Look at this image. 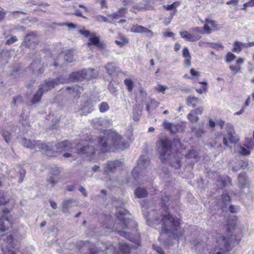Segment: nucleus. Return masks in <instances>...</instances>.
<instances>
[{
    "label": "nucleus",
    "mask_w": 254,
    "mask_h": 254,
    "mask_svg": "<svg viewBox=\"0 0 254 254\" xmlns=\"http://www.w3.org/2000/svg\"><path fill=\"white\" fill-rule=\"evenodd\" d=\"M127 146V142L123 140L122 136L111 130H105L103 135L99 137L97 144L98 149L101 153L124 149Z\"/></svg>",
    "instance_id": "1"
},
{
    "label": "nucleus",
    "mask_w": 254,
    "mask_h": 254,
    "mask_svg": "<svg viewBox=\"0 0 254 254\" xmlns=\"http://www.w3.org/2000/svg\"><path fill=\"white\" fill-rule=\"evenodd\" d=\"M166 214L161 215V221L159 218H156L154 223L156 224L160 223L162 225L160 234L172 235L174 239L178 240L184 237V230L180 228L181 219L173 217L170 214L168 208H165Z\"/></svg>",
    "instance_id": "2"
},
{
    "label": "nucleus",
    "mask_w": 254,
    "mask_h": 254,
    "mask_svg": "<svg viewBox=\"0 0 254 254\" xmlns=\"http://www.w3.org/2000/svg\"><path fill=\"white\" fill-rule=\"evenodd\" d=\"M22 144L24 147L31 149L38 148L39 150L44 151V153L49 157H57L58 152L70 151L72 147V143L67 140L58 142L56 144L57 151H54L50 146L41 143L40 141L31 140L24 138L22 140Z\"/></svg>",
    "instance_id": "3"
},
{
    "label": "nucleus",
    "mask_w": 254,
    "mask_h": 254,
    "mask_svg": "<svg viewBox=\"0 0 254 254\" xmlns=\"http://www.w3.org/2000/svg\"><path fill=\"white\" fill-rule=\"evenodd\" d=\"M205 23L203 26V30L199 27H195L192 29L194 33L191 34L187 31L180 32L181 37L189 42H195L201 38V34L205 33L210 34L212 31H217L220 27L217 22L211 18H207L205 19Z\"/></svg>",
    "instance_id": "4"
},
{
    "label": "nucleus",
    "mask_w": 254,
    "mask_h": 254,
    "mask_svg": "<svg viewBox=\"0 0 254 254\" xmlns=\"http://www.w3.org/2000/svg\"><path fill=\"white\" fill-rule=\"evenodd\" d=\"M158 143L161 147L159 157L162 162H165L171 152L172 142L167 137H164L160 138L158 140Z\"/></svg>",
    "instance_id": "5"
},
{
    "label": "nucleus",
    "mask_w": 254,
    "mask_h": 254,
    "mask_svg": "<svg viewBox=\"0 0 254 254\" xmlns=\"http://www.w3.org/2000/svg\"><path fill=\"white\" fill-rule=\"evenodd\" d=\"M232 237V235L229 237L221 236L217 240V246L220 251L217 252L216 254H224L232 250V248L230 242L231 237Z\"/></svg>",
    "instance_id": "6"
},
{
    "label": "nucleus",
    "mask_w": 254,
    "mask_h": 254,
    "mask_svg": "<svg viewBox=\"0 0 254 254\" xmlns=\"http://www.w3.org/2000/svg\"><path fill=\"white\" fill-rule=\"evenodd\" d=\"M131 247L125 243L119 244L118 249H116L112 245L110 246L106 250V254H130Z\"/></svg>",
    "instance_id": "7"
},
{
    "label": "nucleus",
    "mask_w": 254,
    "mask_h": 254,
    "mask_svg": "<svg viewBox=\"0 0 254 254\" xmlns=\"http://www.w3.org/2000/svg\"><path fill=\"white\" fill-rule=\"evenodd\" d=\"M39 43V39L37 34L34 32H30L25 36L21 46L30 48L38 45Z\"/></svg>",
    "instance_id": "8"
},
{
    "label": "nucleus",
    "mask_w": 254,
    "mask_h": 254,
    "mask_svg": "<svg viewBox=\"0 0 254 254\" xmlns=\"http://www.w3.org/2000/svg\"><path fill=\"white\" fill-rule=\"evenodd\" d=\"M9 211L7 208L2 210V214L0 217V231L5 232L9 229V226H11V222L7 217Z\"/></svg>",
    "instance_id": "9"
},
{
    "label": "nucleus",
    "mask_w": 254,
    "mask_h": 254,
    "mask_svg": "<svg viewBox=\"0 0 254 254\" xmlns=\"http://www.w3.org/2000/svg\"><path fill=\"white\" fill-rule=\"evenodd\" d=\"M86 45L90 47L94 46L99 50H103L106 48V44L102 41H100L99 36H96L94 33H92L91 36L88 39Z\"/></svg>",
    "instance_id": "10"
},
{
    "label": "nucleus",
    "mask_w": 254,
    "mask_h": 254,
    "mask_svg": "<svg viewBox=\"0 0 254 254\" xmlns=\"http://www.w3.org/2000/svg\"><path fill=\"white\" fill-rule=\"evenodd\" d=\"M60 173L61 170L57 166L52 168L50 171L51 176L47 179V182L52 186H54L60 180V178L59 177Z\"/></svg>",
    "instance_id": "11"
},
{
    "label": "nucleus",
    "mask_w": 254,
    "mask_h": 254,
    "mask_svg": "<svg viewBox=\"0 0 254 254\" xmlns=\"http://www.w3.org/2000/svg\"><path fill=\"white\" fill-rule=\"evenodd\" d=\"M61 82L60 81V77H58L56 79L52 80H46L44 83H42L40 85V86H42V90L45 91H48L51 89L55 87L56 85H59Z\"/></svg>",
    "instance_id": "12"
},
{
    "label": "nucleus",
    "mask_w": 254,
    "mask_h": 254,
    "mask_svg": "<svg viewBox=\"0 0 254 254\" xmlns=\"http://www.w3.org/2000/svg\"><path fill=\"white\" fill-rule=\"evenodd\" d=\"M92 143V140H89L88 144L84 145L82 147L78 149L77 153L79 154H86L88 156L94 155L95 153L96 149L94 147L89 144Z\"/></svg>",
    "instance_id": "13"
},
{
    "label": "nucleus",
    "mask_w": 254,
    "mask_h": 254,
    "mask_svg": "<svg viewBox=\"0 0 254 254\" xmlns=\"http://www.w3.org/2000/svg\"><path fill=\"white\" fill-rule=\"evenodd\" d=\"M63 89H65L69 93L73 96L75 98H78L80 96V94L83 91V88L78 85H75L72 87L66 86Z\"/></svg>",
    "instance_id": "14"
},
{
    "label": "nucleus",
    "mask_w": 254,
    "mask_h": 254,
    "mask_svg": "<svg viewBox=\"0 0 254 254\" xmlns=\"http://www.w3.org/2000/svg\"><path fill=\"white\" fill-rule=\"evenodd\" d=\"M87 74L84 70H80L72 72L69 76V79L72 81H82L85 79Z\"/></svg>",
    "instance_id": "15"
},
{
    "label": "nucleus",
    "mask_w": 254,
    "mask_h": 254,
    "mask_svg": "<svg viewBox=\"0 0 254 254\" xmlns=\"http://www.w3.org/2000/svg\"><path fill=\"white\" fill-rule=\"evenodd\" d=\"M126 212H127L126 210H120L117 213V217L122 223V228L124 229L127 228L128 224L130 221L129 218H127L125 217L126 214Z\"/></svg>",
    "instance_id": "16"
},
{
    "label": "nucleus",
    "mask_w": 254,
    "mask_h": 254,
    "mask_svg": "<svg viewBox=\"0 0 254 254\" xmlns=\"http://www.w3.org/2000/svg\"><path fill=\"white\" fill-rule=\"evenodd\" d=\"M131 31L133 33H146L149 34V37L153 35V32L147 28L140 25H133L131 27Z\"/></svg>",
    "instance_id": "17"
},
{
    "label": "nucleus",
    "mask_w": 254,
    "mask_h": 254,
    "mask_svg": "<svg viewBox=\"0 0 254 254\" xmlns=\"http://www.w3.org/2000/svg\"><path fill=\"white\" fill-rule=\"evenodd\" d=\"M164 128L169 130L171 133L175 134L179 132L180 126L179 125H173L170 122L164 121L163 123Z\"/></svg>",
    "instance_id": "18"
},
{
    "label": "nucleus",
    "mask_w": 254,
    "mask_h": 254,
    "mask_svg": "<svg viewBox=\"0 0 254 254\" xmlns=\"http://www.w3.org/2000/svg\"><path fill=\"white\" fill-rule=\"evenodd\" d=\"M121 164V162L118 160L109 161L106 164V167L105 169V173L107 174L109 172H114L117 168Z\"/></svg>",
    "instance_id": "19"
},
{
    "label": "nucleus",
    "mask_w": 254,
    "mask_h": 254,
    "mask_svg": "<svg viewBox=\"0 0 254 254\" xmlns=\"http://www.w3.org/2000/svg\"><path fill=\"white\" fill-rule=\"evenodd\" d=\"M244 59L240 57L237 59L236 64L230 65L229 68L234 74H236L241 71V65L244 63Z\"/></svg>",
    "instance_id": "20"
},
{
    "label": "nucleus",
    "mask_w": 254,
    "mask_h": 254,
    "mask_svg": "<svg viewBox=\"0 0 254 254\" xmlns=\"http://www.w3.org/2000/svg\"><path fill=\"white\" fill-rule=\"evenodd\" d=\"M182 56L184 58V64L186 67H189L191 65V56L188 48L186 47L183 49Z\"/></svg>",
    "instance_id": "21"
},
{
    "label": "nucleus",
    "mask_w": 254,
    "mask_h": 254,
    "mask_svg": "<svg viewBox=\"0 0 254 254\" xmlns=\"http://www.w3.org/2000/svg\"><path fill=\"white\" fill-rule=\"evenodd\" d=\"M127 9L126 7H121L116 12L108 15L112 19H118L120 17H125L127 13Z\"/></svg>",
    "instance_id": "22"
},
{
    "label": "nucleus",
    "mask_w": 254,
    "mask_h": 254,
    "mask_svg": "<svg viewBox=\"0 0 254 254\" xmlns=\"http://www.w3.org/2000/svg\"><path fill=\"white\" fill-rule=\"evenodd\" d=\"M200 102V99L193 96H189L186 99L187 105L192 108H195Z\"/></svg>",
    "instance_id": "23"
},
{
    "label": "nucleus",
    "mask_w": 254,
    "mask_h": 254,
    "mask_svg": "<svg viewBox=\"0 0 254 254\" xmlns=\"http://www.w3.org/2000/svg\"><path fill=\"white\" fill-rule=\"evenodd\" d=\"M236 221L237 219L236 217H234L232 219H230V220H227V224H226V231L227 233H230L235 229L236 226Z\"/></svg>",
    "instance_id": "24"
},
{
    "label": "nucleus",
    "mask_w": 254,
    "mask_h": 254,
    "mask_svg": "<svg viewBox=\"0 0 254 254\" xmlns=\"http://www.w3.org/2000/svg\"><path fill=\"white\" fill-rule=\"evenodd\" d=\"M105 67L109 75H113L117 73V67L113 63H107Z\"/></svg>",
    "instance_id": "25"
},
{
    "label": "nucleus",
    "mask_w": 254,
    "mask_h": 254,
    "mask_svg": "<svg viewBox=\"0 0 254 254\" xmlns=\"http://www.w3.org/2000/svg\"><path fill=\"white\" fill-rule=\"evenodd\" d=\"M42 86L39 87L36 93L34 95L31 100L32 103L35 104L41 100V97L44 93V91L42 90Z\"/></svg>",
    "instance_id": "26"
},
{
    "label": "nucleus",
    "mask_w": 254,
    "mask_h": 254,
    "mask_svg": "<svg viewBox=\"0 0 254 254\" xmlns=\"http://www.w3.org/2000/svg\"><path fill=\"white\" fill-rule=\"evenodd\" d=\"M134 194L137 198H144L147 196V191L146 189L139 187L135 190Z\"/></svg>",
    "instance_id": "27"
},
{
    "label": "nucleus",
    "mask_w": 254,
    "mask_h": 254,
    "mask_svg": "<svg viewBox=\"0 0 254 254\" xmlns=\"http://www.w3.org/2000/svg\"><path fill=\"white\" fill-rule=\"evenodd\" d=\"M243 48H245L244 43L236 41L233 43V47L232 49V51L237 53H239L242 51Z\"/></svg>",
    "instance_id": "28"
},
{
    "label": "nucleus",
    "mask_w": 254,
    "mask_h": 254,
    "mask_svg": "<svg viewBox=\"0 0 254 254\" xmlns=\"http://www.w3.org/2000/svg\"><path fill=\"white\" fill-rule=\"evenodd\" d=\"M235 132L233 129H230L228 130V139L230 142L232 143H237L239 139L235 136Z\"/></svg>",
    "instance_id": "29"
},
{
    "label": "nucleus",
    "mask_w": 254,
    "mask_h": 254,
    "mask_svg": "<svg viewBox=\"0 0 254 254\" xmlns=\"http://www.w3.org/2000/svg\"><path fill=\"white\" fill-rule=\"evenodd\" d=\"M191 132L193 133L194 135L197 137H201L202 135L205 132L202 128H198L195 127H193L191 128Z\"/></svg>",
    "instance_id": "30"
},
{
    "label": "nucleus",
    "mask_w": 254,
    "mask_h": 254,
    "mask_svg": "<svg viewBox=\"0 0 254 254\" xmlns=\"http://www.w3.org/2000/svg\"><path fill=\"white\" fill-rule=\"evenodd\" d=\"M198 83L202 84V86L200 88L196 89V92L199 94L206 92L207 91V83L206 81L199 82Z\"/></svg>",
    "instance_id": "31"
},
{
    "label": "nucleus",
    "mask_w": 254,
    "mask_h": 254,
    "mask_svg": "<svg viewBox=\"0 0 254 254\" xmlns=\"http://www.w3.org/2000/svg\"><path fill=\"white\" fill-rule=\"evenodd\" d=\"M124 84L127 87V89L128 92H130L132 91L134 83L131 79L129 78H126L124 80Z\"/></svg>",
    "instance_id": "32"
},
{
    "label": "nucleus",
    "mask_w": 254,
    "mask_h": 254,
    "mask_svg": "<svg viewBox=\"0 0 254 254\" xmlns=\"http://www.w3.org/2000/svg\"><path fill=\"white\" fill-rule=\"evenodd\" d=\"M128 39L124 36H121L118 40L115 41V43L120 47H123L125 45L128 44Z\"/></svg>",
    "instance_id": "33"
},
{
    "label": "nucleus",
    "mask_w": 254,
    "mask_h": 254,
    "mask_svg": "<svg viewBox=\"0 0 254 254\" xmlns=\"http://www.w3.org/2000/svg\"><path fill=\"white\" fill-rule=\"evenodd\" d=\"M198 157V155L197 152L193 149L189 150L187 154L186 155V157L188 158L197 159Z\"/></svg>",
    "instance_id": "34"
},
{
    "label": "nucleus",
    "mask_w": 254,
    "mask_h": 254,
    "mask_svg": "<svg viewBox=\"0 0 254 254\" xmlns=\"http://www.w3.org/2000/svg\"><path fill=\"white\" fill-rule=\"evenodd\" d=\"M0 133L1 134L2 136H3L4 139L5 141L8 143L11 138V133L4 129L2 128L1 130L0 131Z\"/></svg>",
    "instance_id": "35"
},
{
    "label": "nucleus",
    "mask_w": 254,
    "mask_h": 254,
    "mask_svg": "<svg viewBox=\"0 0 254 254\" xmlns=\"http://www.w3.org/2000/svg\"><path fill=\"white\" fill-rule=\"evenodd\" d=\"M187 119L191 123H197L199 120L198 117L191 112L189 114H188Z\"/></svg>",
    "instance_id": "36"
},
{
    "label": "nucleus",
    "mask_w": 254,
    "mask_h": 254,
    "mask_svg": "<svg viewBox=\"0 0 254 254\" xmlns=\"http://www.w3.org/2000/svg\"><path fill=\"white\" fill-rule=\"evenodd\" d=\"M73 54L71 50H67L64 54V58L66 63H71L73 61Z\"/></svg>",
    "instance_id": "37"
},
{
    "label": "nucleus",
    "mask_w": 254,
    "mask_h": 254,
    "mask_svg": "<svg viewBox=\"0 0 254 254\" xmlns=\"http://www.w3.org/2000/svg\"><path fill=\"white\" fill-rule=\"evenodd\" d=\"M141 10H148L152 9V6L150 4L149 1H143L140 3Z\"/></svg>",
    "instance_id": "38"
},
{
    "label": "nucleus",
    "mask_w": 254,
    "mask_h": 254,
    "mask_svg": "<svg viewBox=\"0 0 254 254\" xmlns=\"http://www.w3.org/2000/svg\"><path fill=\"white\" fill-rule=\"evenodd\" d=\"M236 58V56L232 52H228L225 57V61L227 63H230Z\"/></svg>",
    "instance_id": "39"
},
{
    "label": "nucleus",
    "mask_w": 254,
    "mask_h": 254,
    "mask_svg": "<svg viewBox=\"0 0 254 254\" xmlns=\"http://www.w3.org/2000/svg\"><path fill=\"white\" fill-rule=\"evenodd\" d=\"M180 5V1L174 2L172 4L169 5H164L163 7L167 10H171L172 9H176L177 7Z\"/></svg>",
    "instance_id": "40"
},
{
    "label": "nucleus",
    "mask_w": 254,
    "mask_h": 254,
    "mask_svg": "<svg viewBox=\"0 0 254 254\" xmlns=\"http://www.w3.org/2000/svg\"><path fill=\"white\" fill-rule=\"evenodd\" d=\"M238 152L244 156H247L250 154L251 151L248 148H246L245 146H240L239 147Z\"/></svg>",
    "instance_id": "41"
},
{
    "label": "nucleus",
    "mask_w": 254,
    "mask_h": 254,
    "mask_svg": "<svg viewBox=\"0 0 254 254\" xmlns=\"http://www.w3.org/2000/svg\"><path fill=\"white\" fill-rule=\"evenodd\" d=\"M99 111L101 113H105L107 111H108L110 107L109 104L105 102H102L100 105H99Z\"/></svg>",
    "instance_id": "42"
},
{
    "label": "nucleus",
    "mask_w": 254,
    "mask_h": 254,
    "mask_svg": "<svg viewBox=\"0 0 254 254\" xmlns=\"http://www.w3.org/2000/svg\"><path fill=\"white\" fill-rule=\"evenodd\" d=\"M222 203L224 205H226L231 202V198L227 193H224L221 195Z\"/></svg>",
    "instance_id": "43"
},
{
    "label": "nucleus",
    "mask_w": 254,
    "mask_h": 254,
    "mask_svg": "<svg viewBox=\"0 0 254 254\" xmlns=\"http://www.w3.org/2000/svg\"><path fill=\"white\" fill-rule=\"evenodd\" d=\"M13 236L11 234H10L6 237L5 241L7 243L8 246L10 248H14V244L13 242Z\"/></svg>",
    "instance_id": "44"
},
{
    "label": "nucleus",
    "mask_w": 254,
    "mask_h": 254,
    "mask_svg": "<svg viewBox=\"0 0 254 254\" xmlns=\"http://www.w3.org/2000/svg\"><path fill=\"white\" fill-rule=\"evenodd\" d=\"M244 145L248 149H252L254 147V142L252 139H247Z\"/></svg>",
    "instance_id": "45"
},
{
    "label": "nucleus",
    "mask_w": 254,
    "mask_h": 254,
    "mask_svg": "<svg viewBox=\"0 0 254 254\" xmlns=\"http://www.w3.org/2000/svg\"><path fill=\"white\" fill-rule=\"evenodd\" d=\"M94 19L95 21L101 22H108V19L106 16L102 15H97L94 16Z\"/></svg>",
    "instance_id": "46"
},
{
    "label": "nucleus",
    "mask_w": 254,
    "mask_h": 254,
    "mask_svg": "<svg viewBox=\"0 0 254 254\" xmlns=\"http://www.w3.org/2000/svg\"><path fill=\"white\" fill-rule=\"evenodd\" d=\"M142 11L140 3L138 4L134 5L130 9V11L134 13H137L138 12Z\"/></svg>",
    "instance_id": "47"
},
{
    "label": "nucleus",
    "mask_w": 254,
    "mask_h": 254,
    "mask_svg": "<svg viewBox=\"0 0 254 254\" xmlns=\"http://www.w3.org/2000/svg\"><path fill=\"white\" fill-rule=\"evenodd\" d=\"M1 250L3 254H16L13 251L8 249V246H2Z\"/></svg>",
    "instance_id": "48"
},
{
    "label": "nucleus",
    "mask_w": 254,
    "mask_h": 254,
    "mask_svg": "<svg viewBox=\"0 0 254 254\" xmlns=\"http://www.w3.org/2000/svg\"><path fill=\"white\" fill-rule=\"evenodd\" d=\"M79 33L83 35L85 37H90L91 33L89 30H85L84 28L79 30Z\"/></svg>",
    "instance_id": "49"
},
{
    "label": "nucleus",
    "mask_w": 254,
    "mask_h": 254,
    "mask_svg": "<svg viewBox=\"0 0 254 254\" xmlns=\"http://www.w3.org/2000/svg\"><path fill=\"white\" fill-rule=\"evenodd\" d=\"M118 233L121 235L122 236L126 238L129 240L130 241L134 242L133 239L130 237V235L129 234H127V232L122 231H119Z\"/></svg>",
    "instance_id": "50"
},
{
    "label": "nucleus",
    "mask_w": 254,
    "mask_h": 254,
    "mask_svg": "<svg viewBox=\"0 0 254 254\" xmlns=\"http://www.w3.org/2000/svg\"><path fill=\"white\" fill-rule=\"evenodd\" d=\"M17 40L18 39L15 36H13L7 39L5 42V44L6 45H9L16 42Z\"/></svg>",
    "instance_id": "51"
},
{
    "label": "nucleus",
    "mask_w": 254,
    "mask_h": 254,
    "mask_svg": "<svg viewBox=\"0 0 254 254\" xmlns=\"http://www.w3.org/2000/svg\"><path fill=\"white\" fill-rule=\"evenodd\" d=\"M167 89V86H164L161 84H158L156 88V90L159 92H161L164 94L165 90Z\"/></svg>",
    "instance_id": "52"
},
{
    "label": "nucleus",
    "mask_w": 254,
    "mask_h": 254,
    "mask_svg": "<svg viewBox=\"0 0 254 254\" xmlns=\"http://www.w3.org/2000/svg\"><path fill=\"white\" fill-rule=\"evenodd\" d=\"M203 108L202 107H198L192 110L191 112L193 113L196 115H201L203 113Z\"/></svg>",
    "instance_id": "53"
},
{
    "label": "nucleus",
    "mask_w": 254,
    "mask_h": 254,
    "mask_svg": "<svg viewBox=\"0 0 254 254\" xmlns=\"http://www.w3.org/2000/svg\"><path fill=\"white\" fill-rule=\"evenodd\" d=\"M170 197L169 195L163 196L162 197V206L164 207L166 206V203L169 201Z\"/></svg>",
    "instance_id": "54"
},
{
    "label": "nucleus",
    "mask_w": 254,
    "mask_h": 254,
    "mask_svg": "<svg viewBox=\"0 0 254 254\" xmlns=\"http://www.w3.org/2000/svg\"><path fill=\"white\" fill-rule=\"evenodd\" d=\"M153 249L156 251L159 254H165L163 250L159 246L153 245Z\"/></svg>",
    "instance_id": "55"
},
{
    "label": "nucleus",
    "mask_w": 254,
    "mask_h": 254,
    "mask_svg": "<svg viewBox=\"0 0 254 254\" xmlns=\"http://www.w3.org/2000/svg\"><path fill=\"white\" fill-rule=\"evenodd\" d=\"M146 162L149 163V161L146 160L145 159L144 156H141L139 159L138 165H142L144 166V164Z\"/></svg>",
    "instance_id": "56"
},
{
    "label": "nucleus",
    "mask_w": 254,
    "mask_h": 254,
    "mask_svg": "<svg viewBox=\"0 0 254 254\" xmlns=\"http://www.w3.org/2000/svg\"><path fill=\"white\" fill-rule=\"evenodd\" d=\"M7 202L3 193L0 191V205H4Z\"/></svg>",
    "instance_id": "57"
},
{
    "label": "nucleus",
    "mask_w": 254,
    "mask_h": 254,
    "mask_svg": "<svg viewBox=\"0 0 254 254\" xmlns=\"http://www.w3.org/2000/svg\"><path fill=\"white\" fill-rule=\"evenodd\" d=\"M22 102L23 101L22 97L20 95H18L13 98L12 103L15 105L17 101Z\"/></svg>",
    "instance_id": "58"
},
{
    "label": "nucleus",
    "mask_w": 254,
    "mask_h": 254,
    "mask_svg": "<svg viewBox=\"0 0 254 254\" xmlns=\"http://www.w3.org/2000/svg\"><path fill=\"white\" fill-rule=\"evenodd\" d=\"M242 232L241 231L240 234L238 235H235L234 238V240L235 242H237V243H239L242 239Z\"/></svg>",
    "instance_id": "59"
},
{
    "label": "nucleus",
    "mask_w": 254,
    "mask_h": 254,
    "mask_svg": "<svg viewBox=\"0 0 254 254\" xmlns=\"http://www.w3.org/2000/svg\"><path fill=\"white\" fill-rule=\"evenodd\" d=\"M6 12L3 8L0 10V21H2L5 18Z\"/></svg>",
    "instance_id": "60"
},
{
    "label": "nucleus",
    "mask_w": 254,
    "mask_h": 254,
    "mask_svg": "<svg viewBox=\"0 0 254 254\" xmlns=\"http://www.w3.org/2000/svg\"><path fill=\"white\" fill-rule=\"evenodd\" d=\"M100 7L101 8H107L108 4L106 0H101L100 1Z\"/></svg>",
    "instance_id": "61"
},
{
    "label": "nucleus",
    "mask_w": 254,
    "mask_h": 254,
    "mask_svg": "<svg viewBox=\"0 0 254 254\" xmlns=\"http://www.w3.org/2000/svg\"><path fill=\"white\" fill-rule=\"evenodd\" d=\"M163 36L166 37H174L175 34L172 32H165L163 33Z\"/></svg>",
    "instance_id": "62"
},
{
    "label": "nucleus",
    "mask_w": 254,
    "mask_h": 254,
    "mask_svg": "<svg viewBox=\"0 0 254 254\" xmlns=\"http://www.w3.org/2000/svg\"><path fill=\"white\" fill-rule=\"evenodd\" d=\"M190 73L192 76H199L200 75L198 71H195L193 68H191L190 70Z\"/></svg>",
    "instance_id": "63"
},
{
    "label": "nucleus",
    "mask_w": 254,
    "mask_h": 254,
    "mask_svg": "<svg viewBox=\"0 0 254 254\" xmlns=\"http://www.w3.org/2000/svg\"><path fill=\"white\" fill-rule=\"evenodd\" d=\"M212 48L217 50L223 49V46L221 44H212Z\"/></svg>",
    "instance_id": "64"
}]
</instances>
